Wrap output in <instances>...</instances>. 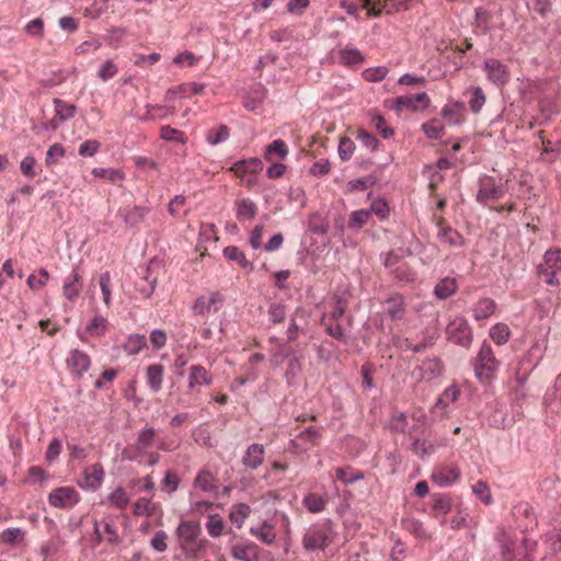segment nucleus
<instances>
[{
	"instance_id": "nucleus-1",
	"label": "nucleus",
	"mask_w": 561,
	"mask_h": 561,
	"mask_svg": "<svg viewBox=\"0 0 561 561\" xmlns=\"http://www.w3.org/2000/svg\"><path fill=\"white\" fill-rule=\"evenodd\" d=\"M496 540L502 561H536V540L524 538L518 543L506 534L499 535Z\"/></svg>"
},
{
	"instance_id": "nucleus-2",
	"label": "nucleus",
	"mask_w": 561,
	"mask_h": 561,
	"mask_svg": "<svg viewBox=\"0 0 561 561\" xmlns=\"http://www.w3.org/2000/svg\"><path fill=\"white\" fill-rule=\"evenodd\" d=\"M202 528L195 522H181L176 528V536L180 548L186 557H195L199 551L204 550L207 539L199 538Z\"/></svg>"
},
{
	"instance_id": "nucleus-3",
	"label": "nucleus",
	"mask_w": 561,
	"mask_h": 561,
	"mask_svg": "<svg viewBox=\"0 0 561 561\" xmlns=\"http://www.w3.org/2000/svg\"><path fill=\"white\" fill-rule=\"evenodd\" d=\"M334 538L331 523L325 522L312 525L302 537V547L307 551L324 550Z\"/></svg>"
},
{
	"instance_id": "nucleus-4",
	"label": "nucleus",
	"mask_w": 561,
	"mask_h": 561,
	"mask_svg": "<svg viewBox=\"0 0 561 561\" xmlns=\"http://www.w3.org/2000/svg\"><path fill=\"white\" fill-rule=\"evenodd\" d=\"M473 366L476 377L481 381H488L492 374L499 369L500 362L495 358L491 345L486 342L481 345Z\"/></svg>"
},
{
	"instance_id": "nucleus-5",
	"label": "nucleus",
	"mask_w": 561,
	"mask_h": 561,
	"mask_svg": "<svg viewBox=\"0 0 561 561\" xmlns=\"http://www.w3.org/2000/svg\"><path fill=\"white\" fill-rule=\"evenodd\" d=\"M446 336L449 342L465 348H469L473 340L468 320L460 316L449 321L446 327Z\"/></svg>"
},
{
	"instance_id": "nucleus-6",
	"label": "nucleus",
	"mask_w": 561,
	"mask_h": 561,
	"mask_svg": "<svg viewBox=\"0 0 561 561\" xmlns=\"http://www.w3.org/2000/svg\"><path fill=\"white\" fill-rule=\"evenodd\" d=\"M263 170V162L259 158H250L234 162L229 171L233 172L242 183L253 186L257 183L256 175Z\"/></svg>"
},
{
	"instance_id": "nucleus-7",
	"label": "nucleus",
	"mask_w": 561,
	"mask_h": 561,
	"mask_svg": "<svg viewBox=\"0 0 561 561\" xmlns=\"http://www.w3.org/2000/svg\"><path fill=\"white\" fill-rule=\"evenodd\" d=\"M486 79L497 88L505 87L511 80L507 65L496 58H486L483 62Z\"/></svg>"
},
{
	"instance_id": "nucleus-8",
	"label": "nucleus",
	"mask_w": 561,
	"mask_h": 561,
	"mask_svg": "<svg viewBox=\"0 0 561 561\" xmlns=\"http://www.w3.org/2000/svg\"><path fill=\"white\" fill-rule=\"evenodd\" d=\"M506 190L503 184H497L493 178L483 175L479 179V190L476 195V201L485 206L489 201L502 198Z\"/></svg>"
},
{
	"instance_id": "nucleus-9",
	"label": "nucleus",
	"mask_w": 561,
	"mask_h": 561,
	"mask_svg": "<svg viewBox=\"0 0 561 561\" xmlns=\"http://www.w3.org/2000/svg\"><path fill=\"white\" fill-rule=\"evenodd\" d=\"M80 501V495L73 486H59L48 495V503L53 507L69 510Z\"/></svg>"
},
{
	"instance_id": "nucleus-10",
	"label": "nucleus",
	"mask_w": 561,
	"mask_h": 561,
	"mask_svg": "<svg viewBox=\"0 0 561 561\" xmlns=\"http://www.w3.org/2000/svg\"><path fill=\"white\" fill-rule=\"evenodd\" d=\"M224 302V296L219 291H213L209 296H199L192 306V311L196 316L205 317L210 312L216 313Z\"/></svg>"
},
{
	"instance_id": "nucleus-11",
	"label": "nucleus",
	"mask_w": 561,
	"mask_h": 561,
	"mask_svg": "<svg viewBox=\"0 0 561 561\" xmlns=\"http://www.w3.org/2000/svg\"><path fill=\"white\" fill-rule=\"evenodd\" d=\"M105 477V471L100 462L93 463L92 466L85 467L82 472V481L78 482V485L85 491H98Z\"/></svg>"
},
{
	"instance_id": "nucleus-12",
	"label": "nucleus",
	"mask_w": 561,
	"mask_h": 561,
	"mask_svg": "<svg viewBox=\"0 0 561 561\" xmlns=\"http://www.w3.org/2000/svg\"><path fill=\"white\" fill-rule=\"evenodd\" d=\"M66 364L67 368L80 378L90 369L91 358L87 353L75 348L68 353Z\"/></svg>"
},
{
	"instance_id": "nucleus-13",
	"label": "nucleus",
	"mask_w": 561,
	"mask_h": 561,
	"mask_svg": "<svg viewBox=\"0 0 561 561\" xmlns=\"http://www.w3.org/2000/svg\"><path fill=\"white\" fill-rule=\"evenodd\" d=\"M460 478V470L457 467L439 466L432 472V481L439 488H448L456 483Z\"/></svg>"
},
{
	"instance_id": "nucleus-14",
	"label": "nucleus",
	"mask_w": 561,
	"mask_h": 561,
	"mask_svg": "<svg viewBox=\"0 0 561 561\" xmlns=\"http://www.w3.org/2000/svg\"><path fill=\"white\" fill-rule=\"evenodd\" d=\"M443 364L438 358H428L415 367L413 375L421 379L431 381L440 376Z\"/></svg>"
},
{
	"instance_id": "nucleus-15",
	"label": "nucleus",
	"mask_w": 561,
	"mask_h": 561,
	"mask_svg": "<svg viewBox=\"0 0 561 561\" xmlns=\"http://www.w3.org/2000/svg\"><path fill=\"white\" fill-rule=\"evenodd\" d=\"M385 317L392 321L402 320L407 312V304L404 297L400 294H396L389 297L385 301Z\"/></svg>"
},
{
	"instance_id": "nucleus-16",
	"label": "nucleus",
	"mask_w": 561,
	"mask_h": 561,
	"mask_svg": "<svg viewBox=\"0 0 561 561\" xmlns=\"http://www.w3.org/2000/svg\"><path fill=\"white\" fill-rule=\"evenodd\" d=\"M193 485L203 492L214 493L216 497H219V488L216 484L215 474L207 467L197 472Z\"/></svg>"
},
{
	"instance_id": "nucleus-17",
	"label": "nucleus",
	"mask_w": 561,
	"mask_h": 561,
	"mask_svg": "<svg viewBox=\"0 0 561 561\" xmlns=\"http://www.w3.org/2000/svg\"><path fill=\"white\" fill-rule=\"evenodd\" d=\"M319 436V431L314 426H309L291 440V446L296 451H307L317 444Z\"/></svg>"
},
{
	"instance_id": "nucleus-18",
	"label": "nucleus",
	"mask_w": 561,
	"mask_h": 561,
	"mask_svg": "<svg viewBox=\"0 0 561 561\" xmlns=\"http://www.w3.org/2000/svg\"><path fill=\"white\" fill-rule=\"evenodd\" d=\"M265 456V448L263 445L253 443L248 446L244 455L242 456V465L251 470H256L262 466Z\"/></svg>"
},
{
	"instance_id": "nucleus-19",
	"label": "nucleus",
	"mask_w": 561,
	"mask_h": 561,
	"mask_svg": "<svg viewBox=\"0 0 561 561\" xmlns=\"http://www.w3.org/2000/svg\"><path fill=\"white\" fill-rule=\"evenodd\" d=\"M82 290L81 275L77 267L65 278L62 294L69 301H75Z\"/></svg>"
},
{
	"instance_id": "nucleus-20",
	"label": "nucleus",
	"mask_w": 561,
	"mask_h": 561,
	"mask_svg": "<svg viewBox=\"0 0 561 561\" xmlns=\"http://www.w3.org/2000/svg\"><path fill=\"white\" fill-rule=\"evenodd\" d=\"M164 367L161 364H151L146 369V382L151 392L157 393L162 389Z\"/></svg>"
},
{
	"instance_id": "nucleus-21",
	"label": "nucleus",
	"mask_w": 561,
	"mask_h": 561,
	"mask_svg": "<svg viewBox=\"0 0 561 561\" xmlns=\"http://www.w3.org/2000/svg\"><path fill=\"white\" fill-rule=\"evenodd\" d=\"M231 557L239 561H259L257 546L253 542L234 545Z\"/></svg>"
},
{
	"instance_id": "nucleus-22",
	"label": "nucleus",
	"mask_w": 561,
	"mask_h": 561,
	"mask_svg": "<svg viewBox=\"0 0 561 561\" xmlns=\"http://www.w3.org/2000/svg\"><path fill=\"white\" fill-rule=\"evenodd\" d=\"M211 376L202 365H192L190 367L188 388L194 389L197 386H210Z\"/></svg>"
},
{
	"instance_id": "nucleus-23",
	"label": "nucleus",
	"mask_w": 561,
	"mask_h": 561,
	"mask_svg": "<svg viewBox=\"0 0 561 561\" xmlns=\"http://www.w3.org/2000/svg\"><path fill=\"white\" fill-rule=\"evenodd\" d=\"M157 286V277L150 267L145 268L142 277L136 282V290L145 298L151 297Z\"/></svg>"
},
{
	"instance_id": "nucleus-24",
	"label": "nucleus",
	"mask_w": 561,
	"mask_h": 561,
	"mask_svg": "<svg viewBox=\"0 0 561 561\" xmlns=\"http://www.w3.org/2000/svg\"><path fill=\"white\" fill-rule=\"evenodd\" d=\"M496 309V304L491 298H481L473 306V318L478 321L490 318Z\"/></svg>"
},
{
	"instance_id": "nucleus-25",
	"label": "nucleus",
	"mask_w": 561,
	"mask_h": 561,
	"mask_svg": "<svg viewBox=\"0 0 561 561\" xmlns=\"http://www.w3.org/2000/svg\"><path fill=\"white\" fill-rule=\"evenodd\" d=\"M437 445L432 440L414 438L411 444V451L422 460L428 458L436 451Z\"/></svg>"
},
{
	"instance_id": "nucleus-26",
	"label": "nucleus",
	"mask_w": 561,
	"mask_h": 561,
	"mask_svg": "<svg viewBox=\"0 0 561 561\" xmlns=\"http://www.w3.org/2000/svg\"><path fill=\"white\" fill-rule=\"evenodd\" d=\"M458 284L453 277L442 278L434 287V295L439 299H446L456 294Z\"/></svg>"
},
{
	"instance_id": "nucleus-27",
	"label": "nucleus",
	"mask_w": 561,
	"mask_h": 561,
	"mask_svg": "<svg viewBox=\"0 0 561 561\" xmlns=\"http://www.w3.org/2000/svg\"><path fill=\"white\" fill-rule=\"evenodd\" d=\"M230 137V130L227 125H218L217 127L210 128L205 134V139L208 145L217 146L227 141Z\"/></svg>"
},
{
	"instance_id": "nucleus-28",
	"label": "nucleus",
	"mask_w": 561,
	"mask_h": 561,
	"mask_svg": "<svg viewBox=\"0 0 561 561\" xmlns=\"http://www.w3.org/2000/svg\"><path fill=\"white\" fill-rule=\"evenodd\" d=\"M224 255L227 260L237 262L242 268L248 272L253 271V264L245 257V254L234 245H229L224 249Z\"/></svg>"
},
{
	"instance_id": "nucleus-29",
	"label": "nucleus",
	"mask_w": 561,
	"mask_h": 561,
	"mask_svg": "<svg viewBox=\"0 0 561 561\" xmlns=\"http://www.w3.org/2000/svg\"><path fill=\"white\" fill-rule=\"evenodd\" d=\"M348 300L346 295H336L334 297L332 309L324 313L321 319L339 321L345 313Z\"/></svg>"
},
{
	"instance_id": "nucleus-30",
	"label": "nucleus",
	"mask_w": 561,
	"mask_h": 561,
	"mask_svg": "<svg viewBox=\"0 0 561 561\" xmlns=\"http://www.w3.org/2000/svg\"><path fill=\"white\" fill-rule=\"evenodd\" d=\"M147 347V337L144 334H130L123 344V350L128 355H136Z\"/></svg>"
},
{
	"instance_id": "nucleus-31",
	"label": "nucleus",
	"mask_w": 561,
	"mask_h": 561,
	"mask_svg": "<svg viewBox=\"0 0 561 561\" xmlns=\"http://www.w3.org/2000/svg\"><path fill=\"white\" fill-rule=\"evenodd\" d=\"M463 110V103L455 101L447 103L443 110L442 115L445 119L453 125H459L462 122L461 112Z\"/></svg>"
},
{
	"instance_id": "nucleus-32",
	"label": "nucleus",
	"mask_w": 561,
	"mask_h": 561,
	"mask_svg": "<svg viewBox=\"0 0 561 561\" xmlns=\"http://www.w3.org/2000/svg\"><path fill=\"white\" fill-rule=\"evenodd\" d=\"M92 174L113 184H121L125 180V173L121 169L94 168Z\"/></svg>"
},
{
	"instance_id": "nucleus-33",
	"label": "nucleus",
	"mask_w": 561,
	"mask_h": 561,
	"mask_svg": "<svg viewBox=\"0 0 561 561\" xmlns=\"http://www.w3.org/2000/svg\"><path fill=\"white\" fill-rule=\"evenodd\" d=\"M160 505L146 497L138 499L133 505V513L136 516H153Z\"/></svg>"
},
{
	"instance_id": "nucleus-34",
	"label": "nucleus",
	"mask_w": 561,
	"mask_h": 561,
	"mask_svg": "<svg viewBox=\"0 0 561 561\" xmlns=\"http://www.w3.org/2000/svg\"><path fill=\"white\" fill-rule=\"evenodd\" d=\"M237 217L240 220H251L257 213L256 205L249 198L239 199L236 203Z\"/></svg>"
},
{
	"instance_id": "nucleus-35",
	"label": "nucleus",
	"mask_w": 561,
	"mask_h": 561,
	"mask_svg": "<svg viewBox=\"0 0 561 561\" xmlns=\"http://www.w3.org/2000/svg\"><path fill=\"white\" fill-rule=\"evenodd\" d=\"M491 14L484 10L483 8L474 9V22L472 24L476 32H479L483 35L489 34L491 32L490 26Z\"/></svg>"
},
{
	"instance_id": "nucleus-36",
	"label": "nucleus",
	"mask_w": 561,
	"mask_h": 561,
	"mask_svg": "<svg viewBox=\"0 0 561 561\" xmlns=\"http://www.w3.org/2000/svg\"><path fill=\"white\" fill-rule=\"evenodd\" d=\"M149 213L150 208L147 206H134L133 208L125 210L123 218L128 226L134 227L142 222Z\"/></svg>"
},
{
	"instance_id": "nucleus-37",
	"label": "nucleus",
	"mask_w": 561,
	"mask_h": 561,
	"mask_svg": "<svg viewBox=\"0 0 561 561\" xmlns=\"http://www.w3.org/2000/svg\"><path fill=\"white\" fill-rule=\"evenodd\" d=\"M545 262L539 266V273H548V271H561V251H547L543 257Z\"/></svg>"
},
{
	"instance_id": "nucleus-38",
	"label": "nucleus",
	"mask_w": 561,
	"mask_h": 561,
	"mask_svg": "<svg viewBox=\"0 0 561 561\" xmlns=\"http://www.w3.org/2000/svg\"><path fill=\"white\" fill-rule=\"evenodd\" d=\"M157 432L151 426H145L137 436L136 449L145 453L148 448L152 447Z\"/></svg>"
},
{
	"instance_id": "nucleus-39",
	"label": "nucleus",
	"mask_w": 561,
	"mask_h": 561,
	"mask_svg": "<svg viewBox=\"0 0 561 561\" xmlns=\"http://www.w3.org/2000/svg\"><path fill=\"white\" fill-rule=\"evenodd\" d=\"M288 154V148L284 140L275 139L272 141L264 151V157L267 161H273L274 157H278L280 159L286 158Z\"/></svg>"
},
{
	"instance_id": "nucleus-40",
	"label": "nucleus",
	"mask_w": 561,
	"mask_h": 561,
	"mask_svg": "<svg viewBox=\"0 0 561 561\" xmlns=\"http://www.w3.org/2000/svg\"><path fill=\"white\" fill-rule=\"evenodd\" d=\"M264 99V88L261 84H255L245 98L243 105L247 110L254 111L263 103Z\"/></svg>"
},
{
	"instance_id": "nucleus-41",
	"label": "nucleus",
	"mask_w": 561,
	"mask_h": 561,
	"mask_svg": "<svg viewBox=\"0 0 561 561\" xmlns=\"http://www.w3.org/2000/svg\"><path fill=\"white\" fill-rule=\"evenodd\" d=\"M370 211L368 209H358L350 215L347 227L350 230L359 231L369 220Z\"/></svg>"
},
{
	"instance_id": "nucleus-42",
	"label": "nucleus",
	"mask_w": 561,
	"mask_h": 561,
	"mask_svg": "<svg viewBox=\"0 0 561 561\" xmlns=\"http://www.w3.org/2000/svg\"><path fill=\"white\" fill-rule=\"evenodd\" d=\"M250 513L251 507L248 504L239 503L232 506L229 518L231 523L237 526V528H241Z\"/></svg>"
},
{
	"instance_id": "nucleus-43",
	"label": "nucleus",
	"mask_w": 561,
	"mask_h": 561,
	"mask_svg": "<svg viewBox=\"0 0 561 561\" xmlns=\"http://www.w3.org/2000/svg\"><path fill=\"white\" fill-rule=\"evenodd\" d=\"M440 242L450 247H461L463 244V237L451 227H444L438 232Z\"/></svg>"
},
{
	"instance_id": "nucleus-44",
	"label": "nucleus",
	"mask_w": 561,
	"mask_h": 561,
	"mask_svg": "<svg viewBox=\"0 0 561 561\" xmlns=\"http://www.w3.org/2000/svg\"><path fill=\"white\" fill-rule=\"evenodd\" d=\"M336 479L345 484H351L364 479V473L360 470H354L351 467H339L335 469Z\"/></svg>"
},
{
	"instance_id": "nucleus-45",
	"label": "nucleus",
	"mask_w": 561,
	"mask_h": 561,
	"mask_svg": "<svg viewBox=\"0 0 561 561\" xmlns=\"http://www.w3.org/2000/svg\"><path fill=\"white\" fill-rule=\"evenodd\" d=\"M205 527L211 538H218L224 533L225 523L219 514H209Z\"/></svg>"
},
{
	"instance_id": "nucleus-46",
	"label": "nucleus",
	"mask_w": 561,
	"mask_h": 561,
	"mask_svg": "<svg viewBox=\"0 0 561 561\" xmlns=\"http://www.w3.org/2000/svg\"><path fill=\"white\" fill-rule=\"evenodd\" d=\"M432 500V508L437 513V515L446 516L451 511V500L448 494L436 493L433 494Z\"/></svg>"
},
{
	"instance_id": "nucleus-47",
	"label": "nucleus",
	"mask_w": 561,
	"mask_h": 561,
	"mask_svg": "<svg viewBox=\"0 0 561 561\" xmlns=\"http://www.w3.org/2000/svg\"><path fill=\"white\" fill-rule=\"evenodd\" d=\"M302 505L310 512V513H321L325 510L327 502L325 500L316 493H308L302 499Z\"/></svg>"
},
{
	"instance_id": "nucleus-48",
	"label": "nucleus",
	"mask_w": 561,
	"mask_h": 561,
	"mask_svg": "<svg viewBox=\"0 0 561 561\" xmlns=\"http://www.w3.org/2000/svg\"><path fill=\"white\" fill-rule=\"evenodd\" d=\"M391 275L400 283L407 285L415 280V272L404 262L391 270Z\"/></svg>"
},
{
	"instance_id": "nucleus-49",
	"label": "nucleus",
	"mask_w": 561,
	"mask_h": 561,
	"mask_svg": "<svg viewBox=\"0 0 561 561\" xmlns=\"http://www.w3.org/2000/svg\"><path fill=\"white\" fill-rule=\"evenodd\" d=\"M186 197L182 194L174 196L168 206L169 214L174 218H182L187 215V209L185 208Z\"/></svg>"
},
{
	"instance_id": "nucleus-50",
	"label": "nucleus",
	"mask_w": 561,
	"mask_h": 561,
	"mask_svg": "<svg viewBox=\"0 0 561 561\" xmlns=\"http://www.w3.org/2000/svg\"><path fill=\"white\" fill-rule=\"evenodd\" d=\"M403 528L410 534L414 535L419 539L427 538L428 534L423 526V523L415 518H403L402 519Z\"/></svg>"
},
{
	"instance_id": "nucleus-51",
	"label": "nucleus",
	"mask_w": 561,
	"mask_h": 561,
	"mask_svg": "<svg viewBox=\"0 0 561 561\" xmlns=\"http://www.w3.org/2000/svg\"><path fill=\"white\" fill-rule=\"evenodd\" d=\"M250 533L266 545H272L276 538L273 527L266 522L263 523L261 528L252 527Z\"/></svg>"
},
{
	"instance_id": "nucleus-52",
	"label": "nucleus",
	"mask_w": 561,
	"mask_h": 561,
	"mask_svg": "<svg viewBox=\"0 0 561 561\" xmlns=\"http://www.w3.org/2000/svg\"><path fill=\"white\" fill-rule=\"evenodd\" d=\"M511 335V330L505 323H496L490 329V336L497 345H504Z\"/></svg>"
},
{
	"instance_id": "nucleus-53",
	"label": "nucleus",
	"mask_w": 561,
	"mask_h": 561,
	"mask_svg": "<svg viewBox=\"0 0 561 561\" xmlns=\"http://www.w3.org/2000/svg\"><path fill=\"white\" fill-rule=\"evenodd\" d=\"M56 115L66 122L72 118L77 112V107L73 104H68L60 99H54Z\"/></svg>"
},
{
	"instance_id": "nucleus-54",
	"label": "nucleus",
	"mask_w": 561,
	"mask_h": 561,
	"mask_svg": "<svg viewBox=\"0 0 561 561\" xmlns=\"http://www.w3.org/2000/svg\"><path fill=\"white\" fill-rule=\"evenodd\" d=\"M267 317L272 324H278L286 319V306L280 302H272L267 308Z\"/></svg>"
},
{
	"instance_id": "nucleus-55",
	"label": "nucleus",
	"mask_w": 561,
	"mask_h": 561,
	"mask_svg": "<svg viewBox=\"0 0 561 561\" xmlns=\"http://www.w3.org/2000/svg\"><path fill=\"white\" fill-rule=\"evenodd\" d=\"M364 61L363 54L357 48L340 50V62L344 66H353Z\"/></svg>"
},
{
	"instance_id": "nucleus-56",
	"label": "nucleus",
	"mask_w": 561,
	"mask_h": 561,
	"mask_svg": "<svg viewBox=\"0 0 561 561\" xmlns=\"http://www.w3.org/2000/svg\"><path fill=\"white\" fill-rule=\"evenodd\" d=\"M25 531L19 527H10L2 531L0 541L7 545H14L24 540Z\"/></svg>"
},
{
	"instance_id": "nucleus-57",
	"label": "nucleus",
	"mask_w": 561,
	"mask_h": 561,
	"mask_svg": "<svg viewBox=\"0 0 561 561\" xmlns=\"http://www.w3.org/2000/svg\"><path fill=\"white\" fill-rule=\"evenodd\" d=\"M107 501L118 510H124L129 503V497L124 488H116L111 494L107 496Z\"/></svg>"
},
{
	"instance_id": "nucleus-58",
	"label": "nucleus",
	"mask_w": 561,
	"mask_h": 561,
	"mask_svg": "<svg viewBox=\"0 0 561 561\" xmlns=\"http://www.w3.org/2000/svg\"><path fill=\"white\" fill-rule=\"evenodd\" d=\"M180 484V478L173 470H168L161 481V491L167 494L174 493Z\"/></svg>"
},
{
	"instance_id": "nucleus-59",
	"label": "nucleus",
	"mask_w": 561,
	"mask_h": 561,
	"mask_svg": "<svg viewBox=\"0 0 561 561\" xmlns=\"http://www.w3.org/2000/svg\"><path fill=\"white\" fill-rule=\"evenodd\" d=\"M471 92V99L469 100V107L472 113H479L484 103H485V94L480 87H472L470 89Z\"/></svg>"
},
{
	"instance_id": "nucleus-60",
	"label": "nucleus",
	"mask_w": 561,
	"mask_h": 561,
	"mask_svg": "<svg viewBox=\"0 0 561 561\" xmlns=\"http://www.w3.org/2000/svg\"><path fill=\"white\" fill-rule=\"evenodd\" d=\"M473 494L481 500L485 505H490L493 502V497L490 488L486 482L479 480L472 485Z\"/></svg>"
},
{
	"instance_id": "nucleus-61",
	"label": "nucleus",
	"mask_w": 561,
	"mask_h": 561,
	"mask_svg": "<svg viewBox=\"0 0 561 561\" xmlns=\"http://www.w3.org/2000/svg\"><path fill=\"white\" fill-rule=\"evenodd\" d=\"M301 371V364L297 356H293L289 358L287 363V367L285 370V378L288 386H293L296 378Z\"/></svg>"
},
{
	"instance_id": "nucleus-62",
	"label": "nucleus",
	"mask_w": 561,
	"mask_h": 561,
	"mask_svg": "<svg viewBox=\"0 0 561 561\" xmlns=\"http://www.w3.org/2000/svg\"><path fill=\"white\" fill-rule=\"evenodd\" d=\"M422 129L430 139H440L444 135V127L437 119L424 123Z\"/></svg>"
},
{
	"instance_id": "nucleus-63",
	"label": "nucleus",
	"mask_w": 561,
	"mask_h": 561,
	"mask_svg": "<svg viewBox=\"0 0 561 561\" xmlns=\"http://www.w3.org/2000/svg\"><path fill=\"white\" fill-rule=\"evenodd\" d=\"M359 9H366L369 16L377 18L382 12L387 4L382 0H359Z\"/></svg>"
},
{
	"instance_id": "nucleus-64",
	"label": "nucleus",
	"mask_w": 561,
	"mask_h": 561,
	"mask_svg": "<svg viewBox=\"0 0 561 561\" xmlns=\"http://www.w3.org/2000/svg\"><path fill=\"white\" fill-rule=\"evenodd\" d=\"M459 397V389L457 386L451 385L444 390V392L437 398L436 407H448L450 403L455 402Z\"/></svg>"
}]
</instances>
